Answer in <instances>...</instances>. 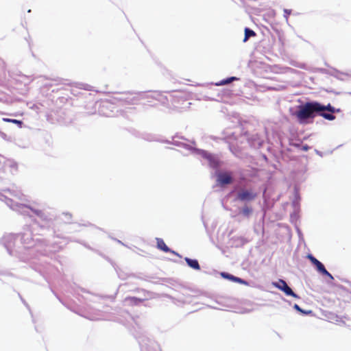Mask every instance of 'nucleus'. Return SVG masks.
Returning <instances> with one entry per match:
<instances>
[{"instance_id": "obj_1", "label": "nucleus", "mask_w": 351, "mask_h": 351, "mask_svg": "<svg viewBox=\"0 0 351 351\" xmlns=\"http://www.w3.org/2000/svg\"><path fill=\"white\" fill-rule=\"evenodd\" d=\"M328 111L331 113L336 112L335 108L330 104L327 106L321 104L317 101L306 102L298 107V110L293 115L298 119L300 123H306L309 119H313L319 112Z\"/></svg>"}, {"instance_id": "obj_2", "label": "nucleus", "mask_w": 351, "mask_h": 351, "mask_svg": "<svg viewBox=\"0 0 351 351\" xmlns=\"http://www.w3.org/2000/svg\"><path fill=\"white\" fill-rule=\"evenodd\" d=\"M307 258L310 260L312 264H313L317 270L321 273L324 276H326L331 279H333L332 276L326 269L324 265L318 261L316 258H315L312 254H308Z\"/></svg>"}, {"instance_id": "obj_3", "label": "nucleus", "mask_w": 351, "mask_h": 351, "mask_svg": "<svg viewBox=\"0 0 351 351\" xmlns=\"http://www.w3.org/2000/svg\"><path fill=\"white\" fill-rule=\"evenodd\" d=\"M273 285L282 291L287 295H291L295 298H299V296L292 291L284 280L280 279L278 282H274Z\"/></svg>"}, {"instance_id": "obj_4", "label": "nucleus", "mask_w": 351, "mask_h": 351, "mask_svg": "<svg viewBox=\"0 0 351 351\" xmlns=\"http://www.w3.org/2000/svg\"><path fill=\"white\" fill-rule=\"evenodd\" d=\"M257 195L252 190L242 189L237 194V199L240 201H252L256 197Z\"/></svg>"}, {"instance_id": "obj_5", "label": "nucleus", "mask_w": 351, "mask_h": 351, "mask_svg": "<svg viewBox=\"0 0 351 351\" xmlns=\"http://www.w3.org/2000/svg\"><path fill=\"white\" fill-rule=\"evenodd\" d=\"M218 182L220 184H228L232 183V178L230 173H221L218 176Z\"/></svg>"}, {"instance_id": "obj_6", "label": "nucleus", "mask_w": 351, "mask_h": 351, "mask_svg": "<svg viewBox=\"0 0 351 351\" xmlns=\"http://www.w3.org/2000/svg\"><path fill=\"white\" fill-rule=\"evenodd\" d=\"M156 245L157 248L165 252H169L175 255H178V253H176L175 251L171 250L165 243L163 239L160 238H156Z\"/></svg>"}, {"instance_id": "obj_7", "label": "nucleus", "mask_w": 351, "mask_h": 351, "mask_svg": "<svg viewBox=\"0 0 351 351\" xmlns=\"http://www.w3.org/2000/svg\"><path fill=\"white\" fill-rule=\"evenodd\" d=\"M185 261L186 262L187 265L194 269H196V270H199L200 269V266L199 265V263L197 260L195 259H191L189 258H184Z\"/></svg>"}, {"instance_id": "obj_8", "label": "nucleus", "mask_w": 351, "mask_h": 351, "mask_svg": "<svg viewBox=\"0 0 351 351\" xmlns=\"http://www.w3.org/2000/svg\"><path fill=\"white\" fill-rule=\"evenodd\" d=\"M221 276L225 278H227V279H229L233 282H239V283H244V280H242L241 278H238V277H236V276H234L231 274H229L228 273H222L221 274Z\"/></svg>"}, {"instance_id": "obj_9", "label": "nucleus", "mask_w": 351, "mask_h": 351, "mask_svg": "<svg viewBox=\"0 0 351 351\" xmlns=\"http://www.w3.org/2000/svg\"><path fill=\"white\" fill-rule=\"evenodd\" d=\"M255 36H256V33L253 30H252L249 28H245V37L243 39V42H246L249 39V38Z\"/></svg>"}, {"instance_id": "obj_10", "label": "nucleus", "mask_w": 351, "mask_h": 351, "mask_svg": "<svg viewBox=\"0 0 351 351\" xmlns=\"http://www.w3.org/2000/svg\"><path fill=\"white\" fill-rule=\"evenodd\" d=\"M4 122L7 123H12L14 124H16L19 128H22L23 123L21 121L17 120V119H12L9 118H3L2 119Z\"/></svg>"}, {"instance_id": "obj_11", "label": "nucleus", "mask_w": 351, "mask_h": 351, "mask_svg": "<svg viewBox=\"0 0 351 351\" xmlns=\"http://www.w3.org/2000/svg\"><path fill=\"white\" fill-rule=\"evenodd\" d=\"M125 300L130 302V303L132 305H137L143 301V300L137 298L136 297H128L125 298Z\"/></svg>"}, {"instance_id": "obj_12", "label": "nucleus", "mask_w": 351, "mask_h": 351, "mask_svg": "<svg viewBox=\"0 0 351 351\" xmlns=\"http://www.w3.org/2000/svg\"><path fill=\"white\" fill-rule=\"evenodd\" d=\"M237 80H238V79L236 77H230L226 80H223L220 81L219 82L216 83V85L217 86H222V85L228 84H230L232 82Z\"/></svg>"}, {"instance_id": "obj_13", "label": "nucleus", "mask_w": 351, "mask_h": 351, "mask_svg": "<svg viewBox=\"0 0 351 351\" xmlns=\"http://www.w3.org/2000/svg\"><path fill=\"white\" fill-rule=\"evenodd\" d=\"M317 114H319L323 118H324L327 120H329V121H332L335 119V116L333 115L332 113H331V112L326 113V112H324V111H323V112H319Z\"/></svg>"}, {"instance_id": "obj_14", "label": "nucleus", "mask_w": 351, "mask_h": 351, "mask_svg": "<svg viewBox=\"0 0 351 351\" xmlns=\"http://www.w3.org/2000/svg\"><path fill=\"white\" fill-rule=\"evenodd\" d=\"M252 212V209L249 206H244L242 208V213L243 215L247 217L249 216Z\"/></svg>"}, {"instance_id": "obj_15", "label": "nucleus", "mask_w": 351, "mask_h": 351, "mask_svg": "<svg viewBox=\"0 0 351 351\" xmlns=\"http://www.w3.org/2000/svg\"><path fill=\"white\" fill-rule=\"evenodd\" d=\"M293 308L298 311L304 313V311L298 304H295Z\"/></svg>"}, {"instance_id": "obj_16", "label": "nucleus", "mask_w": 351, "mask_h": 351, "mask_svg": "<svg viewBox=\"0 0 351 351\" xmlns=\"http://www.w3.org/2000/svg\"><path fill=\"white\" fill-rule=\"evenodd\" d=\"M34 212H35V213H36V215H39V212H38V211L35 210Z\"/></svg>"}]
</instances>
